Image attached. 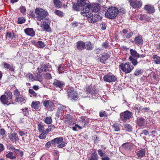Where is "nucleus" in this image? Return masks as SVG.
Returning <instances> with one entry per match:
<instances>
[{"mask_svg": "<svg viewBox=\"0 0 160 160\" xmlns=\"http://www.w3.org/2000/svg\"><path fill=\"white\" fill-rule=\"evenodd\" d=\"M12 98V93L9 91H7L5 92V95L1 96L0 100L3 104L9 105L11 104H14L13 101L11 100Z\"/></svg>", "mask_w": 160, "mask_h": 160, "instance_id": "1", "label": "nucleus"}, {"mask_svg": "<svg viewBox=\"0 0 160 160\" xmlns=\"http://www.w3.org/2000/svg\"><path fill=\"white\" fill-rule=\"evenodd\" d=\"M118 11L117 8L112 7L108 8L105 12V15L106 18L113 19L115 18L118 14Z\"/></svg>", "mask_w": 160, "mask_h": 160, "instance_id": "2", "label": "nucleus"}, {"mask_svg": "<svg viewBox=\"0 0 160 160\" xmlns=\"http://www.w3.org/2000/svg\"><path fill=\"white\" fill-rule=\"evenodd\" d=\"M36 18L38 21H41L48 14V12L41 8H37L35 10Z\"/></svg>", "mask_w": 160, "mask_h": 160, "instance_id": "3", "label": "nucleus"}, {"mask_svg": "<svg viewBox=\"0 0 160 160\" xmlns=\"http://www.w3.org/2000/svg\"><path fill=\"white\" fill-rule=\"evenodd\" d=\"M68 98L72 101H76L79 98V95L77 91L72 87H69L67 90Z\"/></svg>", "mask_w": 160, "mask_h": 160, "instance_id": "4", "label": "nucleus"}, {"mask_svg": "<svg viewBox=\"0 0 160 160\" xmlns=\"http://www.w3.org/2000/svg\"><path fill=\"white\" fill-rule=\"evenodd\" d=\"M132 115V113L127 110L120 113L119 121L120 122H125L129 120Z\"/></svg>", "mask_w": 160, "mask_h": 160, "instance_id": "5", "label": "nucleus"}, {"mask_svg": "<svg viewBox=\"0 0 160 160\" xmlns=\"http://www.w3.org/2000/svg\"><path fill=\"white\" fill-rule=\"evenodd\" d=\"M130 52L129 60L134 66H136L138 64L137 59L139 53L136 50L132 49H130Z\"/></svg>", "mask_w": 160, "mask_h": 160, "instance_id": "6", "label": "nucleus"}, {"mask_svg": "<svg viewBox=\"0 0 160 160\" xmlns=\"http://www.w3.org/2000/svg\"><path fill=\"white\" fill-rule=\"evenodd\" d=\"M63 140L62 137L55 138L52 140V144L54 145H57V147L59 148L64 147L66 146V143Z\"/></svg>", "mask_w": 160, "mask_h": 160, "instance_id": "7", "label": "nucleus"}, {"mask_svg": "<svg viewBox=\"0 0 160 160\" xmlns=\"http://www.w3.org/2000/svg\"><path fill=\"white\" fill-rule=\"evenodd\" d=\"M119 67L122 71L126 73H130L133 68V67L131 66L128 63H122L119 65Z\"/></svg>", "mask_w": 160, "mask_h": 160, "instance_id": "8", "label": "nucleus"}, {"mask_svg": "<svg viewBox=\"0 0 160 160\" xmlns=\"http://www.w3.org/2000/svg\"><path fill=\"white\" fill-rule=\"evenodd\" d=\"M87 93H89L92 96H96L98 95V88L94 86H88L84 89Z\"/></svg>", "mask_w": 160, "mask_h": 160, "instance_id": "9", "label": "nucleus"}, {"mask_svg": "<svg viewBox=\"0 0 160 160\" xmlns=\"http://www.w3.org/2000/svg\"><path fill=\"white\" fill-rule=\"evenodd\" d=\"M130 6L134 9H137L140 8L142 4V3L140 0H129Z\"/></svg>", "mask_w": 160, "mask_h": 160, "instance_id": "10", "label": "nucleus"}, {"mask_svg": "<svg viewBox=\"0 0 160 160\" xmlns=\"http://www.w3.org/2000/svg\"><path fill=\"white\" fill-rule=\"evenodd\" d=\"M81 13L82 15L84 16H91V13H90L89 11L90 9V5L88 4L85 7L82 8H81Z\"/></svg>", "mask_w": 160, "mask_h": 160, "instance_id": "11", "label": "nucleus"}, {"mask_svg": "<svg viewBox=\"0 0 160 160\" xmlns=\"http://www.w3.org/2000/svg\"><path fill=\"white\" fill-rule=\"evenodd\" d=\"M103 79L105 82H115L117 80V78L112 74H108L105 75L103 77Z\"/></svg>", "mask_w": 160, "mask_h": 160, "instance_id": "12", "label": "nucleus"}, {"mask_svg": "<svg viewBox=\"0 0 160 160\" xmlns=\"http://www.w3.org/2000/svg\"><path fill=\"white\" fill-rule=\"evenodd\" d=\"M87 18L88 21L90 23H92L96 22L97 21L101 18L100 15L97 14L93 15L92 13H91V16H88Z\"/></svg>", "mask_w": 160, "mask_h": 160, "instance_id": "13", "label": "nucleus"}, {"mask_svg": "<svg viewBox=\"0 0 160 160\" xmlns=\"http://www.w3.org/2000/svg\"><path fill=\"white\" fill-rule=\"evenodd\" d=\"M51 66L49 63H48L40 66L38 68V70L39 73H41L51 70Z\"/></svg>", "mask_w": 160, "mask_h": 160, "instance_id": "14", "label": "nucleus"}, {"mask_svg": "<svg viewBox=\"0 0 160 160\" xmlns=\"http://www.w3.org/2000/svg\"><path fill=\"white\" fill-rule=\"evenodd\" d=\"M63 121L70 126L73 125L75 124L73 118L69 114H67L64 118Z\"/></svg>", "mask_w": 160, "mask_h": 160, "instance_id": "15", "label": "nucleus"}, {"mask_svg": "<svg viewBox=\"0 0 160 160\" xmlns=\"http://www.w3.org/2000/svg\"><path fill=\"white\" fill-rule=\"evenodd\" d=\"M51 21L49 19H45L43 22V24L42 25V27L43 26L44 31L46 32H49L51 31V29L50 27Z\"/></svg>", "mask_w": 160, "mask_h": 160, "instance_id": "16", "label": "nucleus"}, {"mask_svg": "<svg viewBox=\"0 0 160 160\" xmlns=\"http://www.w3.org/2000/svg\"><path fill=\"white\" fill-rule=\"evenodd\" d=\"M43 104L44 106L49 110H52L54 107L53 103L51 100H45L43 102Z\"/></svg>", "mask_w": 160, "mask_h": 160, "instance_id": "17", "label": "nucleus"}, {"mask_svg": "<svg viewBox=\"0 0 160 160\" xmlns=\"http://www.w3.org/2000/svg\"><path fill=\"white\" fill-rule=\"evenodd\" d=\"M123 38H129L133 35V33L132 31H128V29H124L122 30Z\"/></svg>", "mask_w": 160, "mask_h": 160, "instance_id": "18", "label": "nucleus"}, {"mask_svg": "<svg viewBox=\"0 0 160 160\" xmlns=\"http://www.w3.org/2000/svg\"><path fill=\"white\" fill-rule=\"evenodd\" d=\"M53 85L55 87L62 88L65 85V83L60 80L55 79L53 83Z\"/></svg>", "mask_w": 160, "mask_h": 160, "instance_id": "19", "label": "nucleus"}, {"mask_svg": "<svg viewBox=\"0 0 160 160\" xmlns=\"http://www.w3.org/2000/svg\"><path fill=\"white\" fill-rule=\"evenodd\" d=\"M134 41L135 42V44L139 46L142 45L143 43L142 37L140 35L136 37Z\"/></svg>", "mask_w": 160, "mask_h": 160, "instance_id": "20", "label": "nucleus"}, {"mask_svg": "<svg viewBox=\"0 0 160 160\" xmlns=\"http://www.w3.org/2000/svg\"><path fill=\"white\" fill-rule=\"evenodd\" d=\"M86 46L85 43L82 41H78L76 44V46L78 50L80 51L84 49Z\"/></svg>", "mask_w": 160, "mask_h": 160, "instance_id": "21", "label": "nucleus"}, {"mask_svg": "<svg viewBox=\"0 0 160 160\" xmlns=\"http://www.w3.org/2000/svg\"><path fill=\"white\" fill-rule=\"evenodd\" d=\"M89 5H90V9L93 12H98L100 10V7L98 4L92 3L89 4Z\"/></svg>", "mask_w": 160, "mask_h": 160, "instance_id": "22", "label": "nucleus"}, {"mask_svg": "<svg viewBox=\"0 0 160 160\" xmlns=\"http://www.w3.org/2000/svg\"><path fill=\"white\" fill-rule=\"evenodd\" d=\"M145 122L144 118L139 117L137 118L136 123L139 126L142 127L144 126Z\"/></svg>", "mask_w": 160, "mask_h": 160, "instance_id": "23", "label": "nucleus"}, {"mask_svg": "<svg viewBox=\"0 0 160 160\" xmlns=\"http://www.w3.org/2000/svg\"><path fill=\"white\" fill-rule=\"evenodd\" d=\"M8 137V138L12 142H16L19 140L18 135L15 133L9 134Z\"/></svg>", "mask_w": 160, "mask_h": 160, "instance_id": "24", "label": "nucleus"}, {"mask_svg": "<svg viewBox=\"0 0 160 160\" xmlns=\"http://www.w3.org/2000/svg\"><path fill=\"white\" fill-rule=\"evenodd\" d=\"M38 78L36 79L34 77L33 75L31 73H28L26 75V77L27 78H29L32 81L37 80L40 81L42 79L41 76L40 74L38 75Z\"/></svg>", "mask_w": 160, "mask_h": 160, "instance_id": "25", "label": "nucleus"}, {"mask_svg": "<svg viewBox=\"0 0 160 160\" xmlns=\"http://www.w3.org/2000/svg\"><path fill=\"white\" fill-rule=\"evenodd\" d=\"M25 33L28 35L33 36L35 35V32L32 28H27L24 30Z\"/></svg>", "mask_w": 160, "mask_h": 160, "instance_id": "26", "label": "nucleus"}, {"mask_svg": "<svg viewBox=\"0 0 160 160\" xmlns=\"http://www.w3.org/2000/svg\"><path fill=\"white\" fill-rule=\"evenodd\" d=\"M32 43L36 46L39 48H43L45 46V44L42 41H34L32 42Z\"/></svg>", "mask_w": 160, "mask_h": 160, "instance_id": "27", "label": "nucleus"}, {"mask_svg": "<svg viewBox=\"0 0 160 160\" xmlns=\"http://www.w3.org/2000/svg\"><path fill=\"white\" fill-rule=\"evenodd\" d=\"M5 156L6 158L10 159L11 160H14L16 159L17 158L16 155L14 154L13 152H11L7 154Z\"/></svg>", "mask_w": 160, "mask_h": 160, "instance_id": "28", "label": "nucleus"}, {"mask_svg": "<svg viewBox=\"0 0 160 160\" xmlns=\"http://www.w3.org/2000/svg\"><path fill=\"white\" fill-rule=\"evenodd\" d=\"M40 106V103L39 101H32V102L31 107L35 109H38Z\"/></svg>", "mask_w": 160, "mask_h": 160, "instance_id": "29", "label": "nucleus"}, {"mask_svg": "<svg viewBox=\"0 0 160 160\" xmlns=\"http://www.w3.org/2000/svg\"><path fill=\"white\" fill-rule=\"evenodd\" d=\"M145 151L144 149H142L137 152V155L138 158H142L145 156Z\"/></svg>", "mask_w": 160, "mask_h": 160, "instance_id": "30", "label": "nucleus"}, {"mask_svg": "<svg viewBox=\"0 0 160 160\" xmlns=\"http://www.w3.org/2000/svg\"><path fill=\"white\" fill-rule=\"evenodd\" d=\"M98 157L96 152L92 153L91 156L88 158V160H98Z\"/></svg>", "mask_w": 160, "mask_h": 160, "instance_id": "31", "label": "nucleus"}, {"mask_svg": "<svg viewBox=\"0 0 160 160\" xmlns=\"http://www.w3.org/2000/svg\"><path fill=\"white\" fill-rule=\"evenodd\" d=\"M15 101L16 102H23L25 103L26 100L24 97L22 95L15 98Z\"/></svg>", "mask_w": 160, "mask_h": 160, "instance_id": "32", "label": "nucleus"}, {"mask_svg": "<svg viewBox=\"0 0 160 160\" xmlns=\"http://www.w3.org/2000/svg\"><path fill=\"white\" fill-rule=\"evenodd\" d=\"M154 62L156 64L160 63V57L156 55H153L152 57Z\"/></svg>", "mask_w": 160, "mask_h": 160, "instance_id": "33", "label": "nucleus"}, {"mask_svg": "<svg viewBox=\"0 0 160 160\" xmlns=\"http://www.w3.org/2000/svg\"><path fill=\"white\" fill-rule=\"evenodd\" d=\"M63 113L64 112L62 108V106L58 108V109L56 114V116L58 117H59L60 116L63 115Z\"/></svg>", "mask_w": 160, "mask_h": 160, "instance_id": "34", "label": "nucleus"}, {"mask_svg": "<svg viewBox=\"0 0 160 160\" xmlns=\"http://www.w3.org/2000/svg\"><path fill=\"white\" fill-rule=\"evenodd\" d=\"M109 57V55L107 54H105L104 55H103L100 59V62L103 63H105V61L108 60Z\"/></svg>", "mask_w": 160, "mask_h": 160, "instance_id": "35", "label": "nucleus"}, {"mask_svg": "<svg viewBox=\"0 0 160 160\" xmlns=\"http://www.w3.org/2000/svg\"><path fill=\"white\" fill-rule=\"evenodd\" d=\"M143 73V71L141 69H137L134 72V75L135 76H140Z\"/></svg>", "mask_w": 160, "mask_h": 160, "instance_id": "36", "label": "nucleus"}, {"mask_svg": "<svg viewBox=\"0 0 160 160\" xmlns=\"http://www.w3.org/2000/svg\"><path fill=\"white\" fill-rule=\"evenodd\" d=\"M44 122L47 124H50L52 122V118L49 117H47L44 119Z\"/></svg>", "mask_w": 160, "mask_h": 160, "instance_id": "37", "label": "nucleus"}, {"mask_svg": "<svg viewBox=\"0 0 160 160\" xmlns=\"http://www.w3.org/2000/svg\"><path fill=\"white\" fill-rule=\"evenodd\" d=\"M112 127L114 128V130L116 131H120V124L118 123H116L112 125Z\"/></svg>", "mask_w": 160, "mask_h": 160, "instance_id": "38", "label": "nucleus"}, {"mask_svg": "<svg viewBox=\"0 0 160 160\" xmlns=\"http://www.w3.org/2000/svg\"><path fill=\"white\" fill-rule=\"evenodd\" d=\"M53 2L56 7L59 8L62 6L61 2L59 0H53Z\"/></svg>", "mask_w": 160, "mask_h": 160, "instance_id": "39", "label": "nucleus"}, {"mask_svg": "<svg viewBox=\"0 0 160 160\" xmlns=\"http://www.w3.org/2000/svg\"><path fill=\"white\" fill-rule=\"evenodd\" d=\"M4 67L7 69H9L10 70L13 71L14 69L13 68L12 66H11L9 64H8L6 62H4Z\"/></svg>", "mask_w": 160, "mask_h": 160, "instance_id": "40", "label": "nucleus"}, {"mask_svg": "<svg viewBox=\"0 0 160 160\" xmlns=\"http://www.w3.org/2000/svg\"><path fill=\"white\" fill-rule=\"evenodd\" d=\"M86 0H77V3L78 5L82 7L86 4Z\"/></svg>", "mask_w": 160, "mask_h": 160, "instance_id": "41", "label": "nucleus"}, {"mask_svg": "<svg viewBox=\"0 0 160 160\" xmlns=\"http://www.w3.org/2000/svg\"><path fill=\"white\" fill-rule=\"evenodd\" d=\"M86 46L85 48L87 50H91L92 49V47L91 45V43L90 42H88L85 43Z\"/></svg>", "mask_w": 160, "mask_h": 160, "instance_id": "42", "label": "nucleus"}, {"mask_svg": "<svg viewBox=\"0 0 160 160\" xmlns=\"http://www.w3.org/2000/svg\"><path fill=\"white\" fill-rule=\"evenodd\" d=\"M38 129L39 132H42L44 131V127L43 125L40 123H39L38 125Z\"/></svg>", "mask_w": 160, "mask_h": 160, "instance_id": "43", "label": "nucleus"}, {"mask_svg": "<svg viewBox=\"0 0 160 160\" xmlns=\"http://www.w3.org/2000/svg\"><path fill=\"white\" fill-rule=\"evenodd\" d=\"M22 111H23V114L24 116L28 117L29 115V113L28 108H24L22 109Z\"/></svg>", "mask_w": 160, "mask_h": 160, "instance_id": "44", "label": "nucleus"}, {"mask_svg": "<svg viewBox=\"0 0 160 160\" xmlns=\"http://www.w3.org/2000/svg\"><path fill=\"white\" fill-rule=\"evenodd\" d=\"M142 107L139 105H136L133 107V109L136 111H138L139 112H140Z\"/></svg>", "mask_w": 160, "mask_h": 160, "instance_id": "45", "label": "nucleus"}, {"mask_svg": "<svg viewBox=\"0 0 160 160\" xmlns=\"http://www.w3.org/2000/svg\"><path fill=\"white\" fill-rule=\"evenodd\" d=\"M29 92L31 95V97L33 96L35 97H36L37 96V94L33 90V89H29Z\"/></svg>", "mask_w": 160, "mask_h": 160, "instance_id": "46", "label": "nucleus"}, {"mask_svg": "<svg viewBox=\"0 0 160 160\" xmlns=\"http://www.w3.org/2000/svg\"><path fill=\"white\" fill-rule=\"evenodd\" d=\"M40 132L41 134L39 136V138L42 139H45L46 138L47 135L46 133L45 132Z\"/></svg>", "mask_w": 160, "mask_h": 160, "instance_id": "47", "label": "nucleus"}, {"mask_svg": "<svg viewBox=\"0 0 160 160\" xmlns=\"http://www.w3.org/2000/svg\"><path fill=\"white\" fill-rule=\"evenodd\" d=\"M54 12L56 15L60 17H62L63 16V13L61 11L56 10Z\"/></svg>", "mask_w": 160, "mask_h": 160, "instance_id": "48", "label": "nucleus"}, {"mask_svg": "<svg viewBox=\"0 0 160 160\" xmlns=\"http://www.w3.org/2000/svg\"><path fill=\"white\" fill-rule=\"evenodd\" d=\"M6 38L9 39L13 38L14 37V33L8 32L6 35Z\"/></svg>", "mask_w": 160, "mask_h": 160, "instance_id": "49", "label": "nucleus"}, {"mask_svg": "<svg viewBox=\"0 0 160 160\" xmlns=\"http://www.w3.org/2000/svg\"><path fill=\"white\" fill-rule=\"evenodd\" d=\"M79 7H80L79 5H78V4L74 3L73 5V8L74 10L76 11H79L81 8H80Z\"/></svg>", "mask_w": 160, "mask_h": 160, "instance_id": "50", "label": "nucleus"}, {"mask_svg": "<svg viewBox=\"0 0 160 160\" xmlns=\"http://www.w3.org/2000/svg\"><path fill=\"white\" fill-rule=\"evenodd\" d=\"M26 21L25 19L24 18H19L18 19V23L19 24H22L25 22Z\"/></svg>", "mask_w": 160, "mask_h": 160, "instance_id": "51", "label": "nucleus"}, {"mask_svg": "<svg viewBox=\"0 0 160 160\" xmlns=\"http://www.w3.org/2000/svg\"><path fill=\"white\" fill-rule=\"evenodd\" d=\"M62 108L63 111V112H66L68 113L70 111V109L68 107H67L65 106L62 105Z\"/></svg>", "mask_w": 160, "mask_h": 160, "instance_id": "52", "label": "nucleus"}, {"mask_svg": "<svg viewBox=\"0 0 160 160\" xmlns=\"http://www.w3.org/2000/svg\"><path fill=\"white\" fill-rule=\"evenodd\" d=\"M125 128L128 131H132V128L131 126L129 124H127L125 126Z\"/></svg>", "mask_w": 160, "mask_h": 160, "instance_id": "53", "label": "nucleus"}, {"mask_svg": "<svg viewBox=\"0 0 160 160\" xmlns=\"http://www.w3.org/2000/svg\"><path fill=\"white\" fill-rule=\"evenodd\" d=\"M144 10L149 13H150V6L149 4L146 5L144 7Z\"/></svg>", "mask_w": 160, "mask_h": 160, "instance_id": "54", "label": "nucleus"}, {"mask_svg": "<svg viewBox=\"0 0 160 160\" xmlns=\"http://www.w3.org/2000/svg\"><path fill=\"white\" fill-rule=\"evenodd\" d=\"M20 11L22 13H24L26 12V9L25 7L22 6L20 8Z\"/></svg>", "mask_w": 160, "mask_h": 160, "instance_id": "55", "label": "nucleus"}, {"mask_svg": "<svg viewBox=\"0 0 160 160\" xmlns=\"http://www.w3.org/2000/svg\"><path fill=\"white\" fill-rule=\"evenodd\" d=\"M98 152L100 157H101L103 158V157L105 155V153L103 152L102 150L101 149L98 150Z\"/></svg>", "mask_w": 160, "mask_h": 160, "instance_id": "56", "label": "nucleus"}, {"mask_svg": "<svg viewBox=\"0 0 160 160\" xmlns=\"http://www.w3.org/2000/svg\"><path fill=\"white\" fill-rule=\"evenodd\" d=\"M14 94L16 97L20 96V92L18 89H16L14 92Z\"/></svg>", "mask_w": 160, "mask_h": 160, "instance_id": "57", "label": "nucleus"}, {"mask_svg": "<svg viewBox=\"0 0 160 160\" xmlns=\"http://www.w3.org/2000/svg\"><path fill=\"white\" fill-rule=\"evenodd\" d=\"M52 144V140L48 142L45 145V147L46 148H49Z\"/></svg>", "mask_w": 160, "mask_h": 160, "instance_id": "58", "label": "nucleus"}, {"mask_svg": "<svg viewBox=\"0 0 160 160\" xmlns=\"http://www.w3.org/2000/svg\"><path fill=\"white\" fill-rule=\"evenodd\" d=\"M149 110V108H143L142 107L141 109V111L142 113H146Z\"/></svg>", "mask_w": 160, "mask_h": 160, "instance_id": "59", "label": "nucleus"}, {"mask_svg": "<svg viewBox=\"0 0 160 160\" xmlns=\"http://www.w3.org/2000/svg\"><path fill=\"white\" fill-rule=\"evenodd\" d=\"M157 75L155 72L153 73L152 79L154 81L153 82H155L156 81H157Z\"/></svg>", "mask_w": 160, "mask_h": 160, "instance_id": "60", "label": "nucleus"}, {"mask_svg": "<svg viewBox=\"0 0 160 160\" xmlns=\"http://www.w3.org/2000/svg\"><path fill=\"white\" fill-rule=\"evenodd\" d=\"M77 128H78L79 129L82 128L80 126L78 125V124H76L75 126L72 128V129L73 131H76Z\"/></svg>", "mask_w": 160, "mask_h": 160, "instance_id": "61", "label": "nucleus"}, {"mask_svg": "<svg viewBox=\"0 0 160 160\" xmlns=\"http://www.w3.org/2000/svg\"><path fill=\"white\" fill-rule=\"evenodd\" d=\"M45 78L48 79H50L52 78L51 74L49 73H47L45 76Z\"/></svg>", "mask_w": 160, "mask_h": 160, "instance_id": "62", "label": "nucleus"}, {"mask_svg": "<svg viewBox=\"0 0 160 160\" xmlns=\"http://www.w3.org/2000/svg\"><path fill=\"white\" fill-rule=\"evenodd\" d=\"M118 12H121L123 13H124L125 12V9L123 8H120L119 10L118 9Z\"/></svg>", "mask_w": 160, "mask_h": 160, "instance_id": "63", "label": "nucleus"}, {"mask_svg": "<svg viewBox=\"0 0 160 160\" xmlns=\"http://www.w3.org/2000/svg\"><path fill=\"white\" fill-rule=\"evenodd\" d=\"M6 131L3 128L1 129L0 130V134L1 135L3 136L5 134Z\"/></svg>", "mask_w": 160, "mask_h": 160, "instance_id": "64", "label": "nucleus"}]
</instances>
